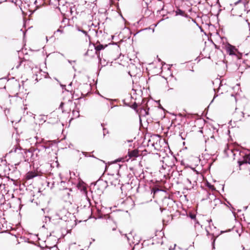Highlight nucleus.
<instances>
[{"label":"nucleus","instance_id":"nucleus-1","mask_svg":"<svg viewBox=\"0 0 250 250\" xmlns=\"http://www.w3.org/2000/svg\"><path fill=\"white\" fill-rule=\"evenodd\" d=\"M229 154L231 153L234 159H237L240 170H244V175L247 183L250 185V153H246L244 151L238 149L228 148L225 150Z\"/></svg>","mask_w":250,"mask_h":250},{"label":"nucleus","instance_id":"nucleus-2","mask_svg":"<svg viewBox=\"0 0 250 250\" xmlns=\"http://www.w3.org/2000/svg\"><path fill=\"white\" fill-rule=\"evenodd\" d=\"M227 52L230 55H236L238 56V58L239 59L240 57L238 55H237V53H238V51L237 49H236L234 46L229 44L227 47H226Z\"/></svg>","mask_w":250,"mask_h":250},{"label":"nucleus","instance_id":"nucleus-3","mask_svg":"<svg viewBox=\"0 0 250 250\" xmlns=\"http://www.w3.org/2000/svg\"><path fill=\"white\" fill-rule=\"evenodd\" d=\"M233 118L235 120L237 121L241 120L242 118L244 117V113L242 111L238 110L237 108H236L235 111L233 114Z\"/></svg>","mask_w":250,"mask_h":250},{"label":"nucleus","instance_id":"nucleus-4","mask_svg":"<svg viewBox=\"0 0 250 250\" xmlns=\"http://www.w3.org/2000/svg\"><path fill=\"white\" fill-rule=\"evenodd\" d=\"M64 200L68 206L71 205L74 203L73 196L69 193H67L66 195L64 196Z\"/></svg>","mask_w":250,"mask_h":250},{"label":"nucleus","instance_id":"nucleus-5","mask_svg":"<svg viewBox=\"0 0 250 250\" xmlns=\"http://www.w3.org/2000/svg\"><path fill=\"white\" fill-rule=\"evenodd\" d=\"M140 155L139 151L137 149H134L131 151H129L128 152V156L129 158H132L134 160L136 157Z\"/></svg>","mask_w":250,"mask_h":250},{"label":"nucleus","instance_id":"nucleus-6","mask_svg":"<svg viewBox=\"0 0 250 250\" xmlns=\"http://www.w3.org/2000/svg\"><path fill=\"white\" fill-rule=\"evenodd\" d=\"M106 46H107V45H104L101 44L100 43H99V44H98V45L95 46V49L96 50V54H97V55L99 57H100V51L101 50H103V49H104V48Z\"/></svg>","mask_w":250,"mask_h":250},{"label":"nucleus","instance_id":"nucleus-7","mask_svg":"<svg viewBox=\"0 0 250 250\" xmlns=\"http://www.w3.org/2000/svg\"><path fill=\"white\" fill-rule=\"evenodd\" d=\"M38 176V173L35 171H29L26 174V179L30 180Z\"/></svg>","mask_w":250,"mask_h":250},{"label":"nucleus","instance_id":"nucleus-8","mask_svg":"<svg viewBox=\"0 0 250 250\" xmlns=\"http://www.w3.org/2000/svg\"><path fill=\"white\" fill-rule=\"evenodd\" d=\"M85 209V212L86 213L88 216H91L92 214V209L90 208V206L86 207L85 206L84 207Z\"/></svg>","mask_w":250,"mask_h":250},{"label":"nucleus","instance_id":"nucleus-9","mask_svg":"<svg viewBox=\"0 0 250 250\" xmlns=\"http://www.w3.org/2000/svg\"><path fill=\"white\" fill-rule=\"evenodd\" d=\"M176 13L177 15H180L181 16H184L185 14V13L184 11H183L181 9H178L176 10Z\"/></svg>","mask_w":250,"mask_h":250},{"label":"nucleus","instance_id":"nucleus-10","mask_svg":"<svg viewBox=\"0 0 250 250\" xmlns=\"http://www.w3.org/2000/svg\"><path fill=\"white\" fill-rule=\"evenodd\" d=\"M246 63L248 65H250V53L247 54V58L245 60Z\"/></svg>","mask_w":250,"mask_h":250},{"label":"nucleus","instance_id":"nucleus-11","mask_svg":"<svg viewBox=\"0 0 250 250\" xmlns=\"http://www.w3.org/2000/svg\"><path fill=\"white\" fill-rule=\"evenodd\" d=\"M44 250H59V249L57 247L54 246L50 248L47 247L44 249Z\"/></svg>","mask_w":250,"mask_h":250},{"label":"nucleus","instance_id":"nucleus-12","mask_svg":"<svg viewBox=\"0 0 250 250\" xmlns=\"http://www.w3.org/2000/svg\"><path fill=\"white\" fill-rule=\"evenodd\" d=\"M246 74L248 78L250 79V68L248 69L246 71Z\"/></svg>","mask_w":250,"mask_h":250},{"label":"nucleus","instance_id":"nucleus-13","mask_svg":"<svg viewBox=\"0 0 250 250\" xmlns=\"http://www.w3.org/2000/svg\"><path fill=\"white\" fill-rule=\"evenodd\" d=\"M159 188H152V190H151V192H152V193L153 192V195H154V194H155V193H156L157 191H159Z\"/></svg>","mask_w":250,"mask_h":250},{"label":"nucleus","instance_id":"nucleus-14","mask_svg":"<svg viewBox=\"0 0 250 250\" xmlns=\"http://www.w3.org/2000/svg\"><path fill=\"white\" fill-rule=\"evenodd\" d=\"M63 105H64V103L63 102H62L59 106V108L62 110V112L64 111Z\"/></svg>","mask_w":250,"mask_h":250},{"label":"nucleus","instance_id":"nucleus-15","mask_svg":"<svg viewBox=\"0 0 250 250\" xmlns=\"http://www.w3.org/2000/svg\"><path fill=\"white\" fill-rule=\"evenodd\" d=\"M144 111L145 112V116L148 114V109H143Z\"/></svg>","mask_w":250,"mask_h":250},{"label":"nucleus","instance_id":"nucleus-16","mask_svg":"<svg viewBox=\"0 0 250 250\" xmlns=\"http://www.w3.org/2000/svg\"><path fill=\"white\" fill-rule=\"evenodd\" d=\"M190 217L192 219H195V218H196V216L194 214H190Z\"/></svg>","mask_w":250,"mask_h":250},{"label":"nucleus","instance_id":"nucleus-17","mask_svg":"<svg viewBox=\"0 0 250 250\" xmlns=\"http://www.w3.org/2000/svg\"><path fill=\"white\" fill-rule=\"evenodd\" d=\"M208 187H209V188L210 189H211L212 190H215V188H214V186H212V185H209V186H208Z\"/></svg>","mask_w":250,"mask_h":250},{"label":"nucleus","instance_id":"nucleus-18","mask_svg":"<svg viewBox=\"0 0 250 250\" xmlns=\"http://www.w3.org/2000/svg\"><path fill=\"white\" fill-rule=\"evenodd\" d=\"M84 34H85V35H87V32L84 31V30H82V31Z\"/></svg>","mask_w":250,"mask_h":250},{"label":"nucleus","instance_id":"nucleus-19","mask_svg":"<svg viewBox=\"0 0 250 250\" xmlns=\"http://www.w3.org/2000/svg\"><path fill=\"white\" fill-rule=\"evenodd\" d=\"M133 106H134V109H135L137 107V104H134Z\"/></svg>","mask_w":250,"mask_h":250},{"label":"nucleus","instance_id":"nucleus-20","mask_svg":"<svg viewBox=\"0 0 250 250\" xmlns=\"http://www.w3.org/2000/svg\"><path fill=\"white\" fill-rule=\"evenodd\" d=\"M79 211H81V212H83V210H82V208H80L79 210Z\"/></svg>","mask_w":250,"mask_h":250},{"label":"nucleus","instance_id":"nucleus-21","mask_svg":"<svg viewBox=\"0 0 250 250\" xmlns=\"http://www.w3.org/2000/svg\"><path fill=\"white\" fill-rule=\"evenodd\" d=\"M21 62L20 61V63H19V65H18V66L16 67L17 68H18V67H19V66L21 65Z\"/></svg>","mask_w":250,"mask_h":250},{"label":"nucleus","instance_id":"nucleus-22","mask_svg":"<svg viewBox=\"0 0 250 250\" xmlns=\"http://www.w3.org/2000/svg\"><path fill=\"white\" fill-rule=\"evenodd\" d=\"M235 11V9H232V10H231V12L234 13Z\"/></svg>","mask_w":250,"mask_h":250},{"label":"nucleus","instance_id":"nucleus-23","mask_svg":"<svg viewBox=\"0 0 250 250\" xmlns=\"http://www.w3.org/2000/svg\"><path fill=\"white\" fill-rule=\"evenodd\" d=\"M104 133H105V128H104Z\"/></svg>","mask_w":250,"mask_h":250}]
</instances>
